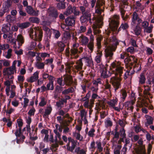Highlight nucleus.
<instances>
[{"label":"nucleus","mask_w":154,"mask_h":154,"mask_svg":"<svg viewBox=\"0 0 154 154\" xmlns=\"http://www.w3.org/2000/svg\"><path fill=\"white\" fill-rule=\"evenodd\" d=\"M106 33L107 36L104 44L106 47L108 46V47L105 50V56L108 59H111L113 54L112 52L116 51L119 42L116 37L113 35L112 31H108Z\"/></svg>","instance_id":"f257e3e1"},{"label":"nucleus","mask_w":154,"mask_h":154,"mask_svg":"<svg viewBox=\"0 0 154 154\" xmlns=\"http://www.w3.org/2000/svg\"><path fill=\"white\" fill-rule=\"evenodd\" d=\"M119 16L117 15H115L112 17L109 23L110 27L112 31L113 32L117 31V32H118L122 30H126L129 27V26L127 23H122L117 30L119 24Z\"/></svg>","instance_id":"f03ea898"},{"label":"nucleus","mask_w":154,"mask_h":154,"mask_svg":"<svg viewBox=\"0 0 154 154\" xmlns=\"http://www.w3.org/2000/svg\"><path fill=\"white\" fill-rule=\"evenodd\" d=\"M16 61H14L11 66L9 68H4L3 70L4 75H8L9 79H12L14 78V76L11 75L13 74L14 72H16Z\"/></svg>","instance_id":"7ed1b4c3"},{"label":"nucleus","mask_w":154,"mask_h":154,"mask_svg":"<svg viewBox=\"0 0 154 154\" xmlns=\"http://www.w3.org/2000/svg\"><path fill=\"white\" fill-rule=\"evenodd\" d=\"M125 60L127 61L131 66L134 65V69L138 71L140 70L141 66L140 65L137 63V59L134 56H131L130 57L126 58Z\"/></svg>","instance_id":"20e7f679"},{"label":"nucleus","mask_w":154,"mask_h":154,"mask_svg":"<svg viewBox=\"0 0 154 154\" xmlns=\"http://www.w3.org/2000/svg\"><path fill=\"white\" fill-rule=\"evenodd\" d=\"M120 63L115 61L113 62L111 64V67L112 68H115V70H112V73L114 74L115 75L122 76L123 73V67L119 66Z\"/></svg>","instance_id":"39448f33"},{"label":"nucleus","mask_w":154,"mask_h":154,"mask_svg":"<svg viewBox=\"0 0 154 154\" xmlns=\"http://www.w3.org/2000/svg\"><path fill=\"white\" fill-rule=\"evenodd\" d=\"M118 76H114L111 78L110 82L111 83L116 91L118 89L121 88V82L122 80L121 76L118 75Z\"/></svg>","instance_id":"423d86ee"},{"label":"nucleus","mask_w":154,"mask_h":154,"mask_svg":"<svg viewBox=\"0 0 154 154\" xmlns=\"http://www.w3.org/2000/svg\"><path fill=\"white\" fill-rule=\"evenodd\" d=\"M103 17L100 16L98 17L97 20V25L95 24H93V32L95 35H97L100 32V31L97 27H100L103 25Z\"/></svg>","instance_id":"0eeeda50"},{"label":"nucleus","mask_w":154,"mask_h":154,"mask_svg":"<svg viewBox=\"0 0 154 154\" xmlns=\"http://www.w3.org/2000/svg\"><path fill=\"white\" fill-rule=\"evenodd\" d=\"M142 20L136 11L133 13L131 15V25L135 26L136 24L139 25L142 22Z\"/></svg>","instance_id":"6e6552de"},{"label":"nucleus","mask_w":154,"mask_h":154,"mask_svg":"<svg viewBox=\"0 0 154 154\" xmlns=\"http://www.w3.org/2000/svg\"><path fill=\"white\" fill-rule=\"evenodd\" d=\"M35 30L34 34V39L36 41H41L43 37V32L42 29L38 27L34 28Z\"/></svg>","instance_id":"1a4fd4ad"},{"label":"nucleus","mask_w":154,"mask_h":154,"mask_svg":"<svg viewBox=\"0 0 154 154\" xmlns=\"http://www.w3.org/2000/svg\"><path fill=\"white\" fill-rule=\"evenodd\" d=\"M48 16L51 18L56 19L58 17V13L57 11L53 7H51L48 10Z\"/></svg>","instance_id":"9d476101"},{"label":"nucleus","mask_w":154,"mask_h":154,"mask_svg":"<svg viewBox=\"0 0 154 154\" xmlns=\"http://www.w3.org/2000/svg\"><path fill=\"white\" fill-rule=\"evenodd\" d=\"M76 17L75 16H70L66 18L65 20L66 24L69 26H72L75 23Z\"/></svg>","instance_id":"9b49d317"},{"label":"nucleus","mask_w":154,"mask_h":154,"mask_svg":"<svg viewBox=\"0 0 154 154\" xmlns=\"http://www.w3.org/2000/svg\"><path fill=\"white\" fill-rule=\"evenodd\" d=\"M144 89L143 91V93L144 95V97L146 99L148 100L150 103H151L152 101L149 100L148 96L151 95V94L149 92V91L151 90V87H149L148 85H144Z\"/></svg>","instance_id":"f8f14e48"},{"label":"nucleus","mask_w":154,"mask_h":154,"mask_svg":"<svg viewBox=\"0 0 154 154\" xmlns=\"http://www.w3.org/2000/svg\"><path fill=\"white\" fill-rule=\"evenodd\" d=\"M54 132L56 134L54 137V142H58L60 145H63V142L62 140L60 134L58 131H57V130H54Z\"/></svg>","instance_id":"ddd939ff"},{"label":"nucleus","mask_w":154,"mask_h":154,"mask_svg":"<svg viewBox=\"0 0 154 154\" xmlns=\"http://www.w3.org/2000/svg\"><path fill=\"white\" fill-rule=\"evenodd\" d=\"M100 77L102 79L107 78L111 75V73L107 74V69L106 68H102L100 69Z\"/></svg>","instance_id":"4468645a"},{"label":"nucleus","mask_w":154,"mask_h":154,"mask_svg":"<svg viewBox=\"0 0 154 154\" xmlns=\"http://www.w3.org/2000/svg\"><path fill=\"white\" fill-rule=\"evenodd\" d=\"M25 9L26 12L31 15L37 16L38 15V11L34 10L32 7L30 6L26 7Z\"/></svg>","instance_id":"2eb2a0df"},{"label":"nucleus","mask_w":154,"mask_h":154,"mask_svg":"<svg viewBox=\"0 0 154 154\" xmlns=\"http://www.w3.org/2000/svg\"><path fill=\"white\" fill-rule=\"evenodd\" d=\"M71 35L69 31H65L63 34L62 40L64 43H67L71 38Z\"/></svg>","instance_id":"dca6fc26"},{"label":"nucleus","mask_w":154,"mask_h":154,"mask_svg":"<svg viewBox=\"0 0 154 154\" xmlns=\"http://www.w3.org/2000/svg\"><path fill=\"white\" fill-rule=\"evenodd\" d=\"M63 80L65 85L67 86H70L73 82L72 77L70 75L65 76Z\"/></svg>","instance_id":"f3484780"},{"label":"nucleus","mask_w":154,"mask_h":154,"mask_svg":"<svg viewBox=\"0 0 154 154\" xmlns=\"http://www.w3.org/2000/svg\"><path fill=\"white\" fill-rule=\"evenodd\" d=\"M84 7H80V11L82 15L91 17V14L90 9H86Z\"/></svg>","instance_id":"a211bd4d"},{"label":"nucleus","mask_w":154,"mask_h":154,"mask_svg":"<svg viewBox=\"0 0 154 154\" xmlns=\"http://www.w3.org/2000/svg\"><path fill=\"white\" fill-rule=\"evenodd\" d=\"M79 45L78 44L75 43L72 45V47L70 50V55L71 56H74L78 53V47Z\"/></svg>","instance_id":"6ab92c4d"},{"label":"nucleus","mask_w":154,"mask_h":154,"mask_svg":"<svg viewBox=\"0 0 154 154\" xmlns=\"http://www.w3.org/2000/svg\"><path fill=\"white\" fill-rule=\"evenodd\" d=\"M11 25L10 24H3L2 27V30L3 33H8L9 34H12V32L11 31Z\"/></svg>","instance_id":"aec40b11"},{"label":"nucleus","mask_w":154,"mask_h":154,"mask_svg":"<svg viewBox=\"0 0 154 154\" xmlns=\"http://www.w3.org/2000/svg\"><path fill=\"white\" fill-rule=\"evenodd\" d=\"M134 154H146V150L144 146H139L134 149Z\"/></svg>","instance_id":"412c9836"},{"label":"nucleus","mask_w":154,"mask_h":154,"mask_svg":"<svg viewBox=\"0 0 154 154\" xmlns=\"http://www.w3.org/2000/svg\"><path fill=\"white\" fill-rule=\"evenodd\" d=\"M134 102L128 101L125 103V109L128 112L129 111L132 112L134 108L133 105L134 104Z\"/></svg>","instance_id":"4be33fe9"},{"label":"nucleus","mask_w":154,"mask_h":154,"mask_svg":"<svg viewBox=\"0 0 154 154\" xmlns=\"http://www.w3.org/2000/svg\"><path fill=\"white\" fill-rule=\"evenodd\" d=\"M38 74L39 72L38 71L36 72L29 79H27V81L31 83L36 81L38 78Z\"/></svg>","instance_id":"5701e85b"},{"label":"nucleus","mask_w":154,"mask_h":154,"mask_svg":"<svg viewBox=\"0 0 154 154\" xmlns=\"http://www.w3.org/2000/svg\"><path fill=\"white\" fill-rule=\"evenodd\" d=\"M82 58H81L77 60L76 62V65L74 66V67L75 69L78 71H79L82 69L83 63L82 62Z\"/></svg>","instance_id":"b1692460"},{"label":"nucleus","mask_w":154,"mask_h":154,"mask_svg":"<svg viewBox=\"0 0 154 154\" xmlns=\"http://www.w3.org/2000/svg\"><path fill=\"white\" fill-rule=\"evenodd\" d=\"M66 2L64 0L61 1L56 4V8L59 10L64 9L66 7Z\"/></svg>","instance_id":"393cba45"},{"label":"nucleus","mask_w":154,"mask_h":154,"mask_svg":"<svg viewBox=\"0 0 154 154\" xmlns=\"http://www.w3.org/2000/svg\"><path fill=\"white\" fill-rule=\"evenodd\" d=\"M71 143V146H69V143H68L67 145V149L71 152H73V150L75 149L77 144V141L75 140H73Z\"/></svg>","instance_id":"a878e982"},{"label":"nucleus","mask_w":154,"mask_h":154,"mask_svg":"<svg viewBox=\"0 0 154 154\" xmlns=\"http://www.w3.org/2000/svg\"><path fill=\"white\" fill-rule=\"evenodd\" d=\"M82 59H84L85 60V62L87 63V66L91 67L93 66L94 64L92 59L91 57H83Z\"/></svg>","instance_id":"bb28decb"},{"label":"nucleus","mask_w":154,"mask_h":154,"mask_svg":"<svg viewBox=\"0 0 154 154\" xmlns=\"http://www.w3.org/2000/svg\"><path fill=\"white\" fill-rule=\"evenodd\" d=\"M17 6L18 9V11L19 12L20 15L23 17L26 16V14L23 11L22 5L20 4H18Z\"/></svg>","instance_id":"cd10ccee"},{"label":"nucleus","mask_w":154,"mask_h":154,"mask_svg":"<svg viewBox=\"0 0 154 154\" xmlns=\"http://www.w3.org/2000/svg\"><path fill=\"white\" fill-rule=\"evenodd\" d=\"M73 7H72L71 5H69L66 8V11L64 12V14L66 16H68L71 14L73 12Z\"/></svg>","instance_id":"c85d7f7f"},{"label":"nucleus","mask_w":154,"mask_h":154,"mask_svg":"<svg viewBox=\"0 0 154 154\" xmlns=\"http://www.w3.org/2000/svg\"><path fill=\"white\" fill-rule=\"evenodd\" d=\"M145 117L146 121L145 124L146 126L152 124L153 119L152 117L148 115H146Z\"/></svg>","instance_id":"c756f323"},{"label":"nucleus","mask_w":154,"mask_h":154,"mask_svg":"<svg viewBox=\"0 0 154 154\" xmlns=\"http://www.w3.org/2000/svg\"><path fill=\"white\" fill-rule=\"evenodd\" d=\"M65 43L62 41L57 42V45L59 47V50L60 52H62L64 50V48L66 46Z\"/></svg>","instance_id":"7c9ffc66"},{"label":"nucleus","mask_w":154,"mask_h":154,"mask_svg":"<svg viewBox=\"0 0 154 154\" xmlns=\"http://www.w3.org/2000/svg\"><path fill=\"white\" fill-rule=\"evenodd\" d=\"M12 3V1L10 0H7L5 3V6L4 7V10L8 11L9 10V8L11 7Z\"/></svg>","instance_id":"2f4dec72"},{"label":"nucleus","mask_w":154,"mask_h":154,"mask_svg":"<svg viewBox=\"0 0 154 154\" xmlns=\"http://www.w3.org/2000/svg\"><path fill=\"white\" fill-rule=\"evenodd\" d=\"M87 150L85 149H81L79 147H76L75 150L76 154H86Z\"/></svg>","instance_id":"473e14b6"},{"label":"nucleus","mask_w":154,"mask_h":154,"mask_svg":"<svg viewBox=\"0 0 154 154\" xmlns=\"http://www.w3.org/2000/svg\"><path fill=\"white\" fill-rule=\"evenodd\" d=\"M79 38L81 40L82 45H86L88 44L89 40L87 37L83 35H82L79 37Z\"/></svg>","instance_id":"72a5a7b5"},{"label":"nucleus","mask_w":154,"mask_h":154,"mask_svg":"<svg viewBox=\"0 0 154 154\" xmlns=\"http://www.w3.org/2000/svg\"><path fill=\"white\" fill-rule=\"evenodd\" d=\"M103 36L101 35H98L96 38L97 40V46L98 49H100L101 47V42L103 39Z\"/></svg>","instance_id":"f704fd0d"},{"label":"nucleus","mask_w":154,"mask_h":154,"mask_svg":"<svg viewBox=\"0 0 154 154\" xmlns=\"http://www.w3.org/2000/svg\"><path fill=\"white\" fill-rule=\"evenodd\" d=\"M30 25V23L29 22H26L21 23H18V26L21 29L26 28Z\"/></svg>","instance_id":"c9c22d12"},{"label":"nucleus","mask_w":154,"mask_h":154,"mask_svg":"<svg viewBox=\"0 0 154 154\" xmlns=\"http://www.w3.org/2000/svg\"><path fill=\"white\" fill-rule=\"evenodd\" d=\"M105 5V1L104 0H97L96 2V7H98L100 8L102 6V8H104V5Z\"/></svg>","instance_id":"e433bc0d"},{"label":"nucleus","mask_w":154,"mask_h":154,"mask_svg":"<svg viewBox=\"0 0 154 154\" xmlns=\"http://www.w3.org/2000/svg\"><path fill=\"white\" fill-rule=\"evenodd\" d=\"M52 110V107L51 106H48L46 107L45 109V112L43 115V117H45L47 116H48L50 114Z\"/></svg>","instance_id":"4c0bfd02"},{"label":"nucleus","mask_w":154,"mask_h":154,"mask_svg":"<svg viewBox=\"0 0 154 154\" xmlns=\"http://www.w3.org/2000/svg\"><path fill=\"white\" fill-rule=\"evenodd\" d=\"M136 6L135 7V8L136 9V12L140 10L142 11L144 9V8L143 6L139 2H137L136 3Z\"/></svg>","instance_id":"58836bf2"},{"label":"nucleus","mask_w":154,"mask_h":154,"mask_svg":"<svg viewBox=\"0 0 154 154\" xmlns=\"http://www.w3.org/2000/svg\"><path fill=\"white\" fill-rule=\"evenodd\" d=\"M6 21L9 23H12L15 20V17L11 15H8L6 17Z\"/></svg>","instance_id":"ea45409f"},{"label":"nucleus","mask_w":154,"mask_h":154,"mask_svg":"<svg viewBox=\"0 0 154 154\" xmlns=\"http://www.w3.org/2000/svg\"><path fill=\"white\" fill-rule=\"evenodd\" d=\"M42 29L45 32V33L47 35L48 37H49V38H50L52 34L50 29L46 26H43L42 27Z\"/></svg>","instance_id":"a19ab883"},{"label":"nucleus","mask_w":154,"mask_h":154,"mask_svg":"<svg viewBox=\"0 0 154 154\" xmlns=\"http://www.w3.org/2000/svg\"><path fill=\"white\" fill-rule=\"evenodd\" d=\"M74 89L73 87H70L67 89H65L62 92V94L63 95L68 94L69 93H72L74 92Z\"/></svg>","instance_id":"79ce46f5"},{"label":"nucleus","mask_w":154,"mask_h":154,"mask_svg":"<svg viewBox=\"0 0 154 154\" xmlns=\"http://www.w3.org/2000/svg\"><path fill=\"white\" fill-rule=\"evenodd\" d=\"M102 55V52H99L97 54V55L95 57V60L97 63H99L102 61L101 57Z\"/></svg>","instance_id":"37998d69"},{"label":"nucleus","mask_w":154,"mask_h":154,"mask_svg":"<svg viewBox=\"0 0 154 154\" xmlns=\"http://www.w3.org/2000/svg\"><path fill=\"white\" fill-rule=\"evenodd\" d=\"M135 34L137 35H139L141 33V29L139 25H137L134 29Z\"/></svg>","instance_id":"c03bdc74"},{"label":"nucleus","mask_w":154,"mask_h":154,"mask_svg":"<svg viewBox=\"0 0 154 154\" xmlns=\"http://www.w3.org/2000/svg\"><path fill=\"white\" fill-rule=\"evenodd\" d=\"M121 98L123 101H124L127 96V93L124 90H122L120 91Z\"/></svg>","instance_id":"a18cd8bd"},{"label":"nucleus","mask_w":154,"mask_h":154,"mask_svg":"<svg viewBox=\"0 0 154 154\" xmlns=\"http://www.w3.org/2000/svg\"><path fill=\"white\" fill-rule=\"evenodd\" d=\"M105 99H103L102 100H98V102L97 103L98 105V107H102L103 109L105 108Z\"/></svg>","instance_id":"49530a36"},{"label":"nucleus","mask_w":154,"mask_h":154,"mask_svg":"<svg viewBox=\"0 0 154 154\" xmlns=\"http://www.w3.org/2000/svg\"><path fill=\"white\" fill-rule=\"evenodd\" d=\"M47 91L53 90L54 89V83L53 82H49L46 85Z\"/></svg>","instance_id":"de8ad7c7"},{"label":"nucleus","mask_w":154,"mask_h":154,"mask_svg":"<svg viewBox=\"0 0 154 154\" xmlns=\"http://www.w3.org/2000/svg\"><path fill=\"white\" fill-rule=\"evenodd\" d=\"M29 21L33 23H38L39 22V19L36 17H32L29 19Z\"/></svg>","instance_id":"09e8293b"},{"label":"nucleus","mask_w":154,"mask_h":154,"mask_svg":"<svg viewBox=\"0 0 154 154\" xmlns=\"http://www.w3.org/2000/svg\"><path fill=\"white\" fill-rule=\"evenodd\" d=\"M121 145H117L114 150V154H120V150H121Z\"/></svg>","instance_id":"8fccbe9b"},{"label":"nucleus","mask_w":154,"mask_h":154,"mask_svg":"<svg viewBox=\"0 0 154 154\" xmlns=\"http://www.w3.org/2000/svg\"><path fill=\"white\" fill-rule=\"evenodd\" d=\"M90 19V17L84 16L82 15L80 17L81 21L82 23H87L89 20V19Z\"/></svg>","instance_id":"3c124183"},{"label":"nucleus","mask_w":154,"mask_h":154,"mask_svg":"<svg viewBox=\"0 0 154 154\" xmlns=\"http://www.w3.org/2000/svg\"><path fill=\"white\" fill-rule=\"evenodd\" d=\"M53 33L54 34V38L56 39L58 38L61 35L60 31L55 29H53Z\"/></svg>","instance_id":"603ef678"},{"label":"nucleus","mask_w":154,"mask_h":154,"mask_svg":"<svg viewBox=\"0 0 154 154\" xmlns=\"http://www.w3.org/2000/svg\"><path fill=\"white\" fill-rule=\"evenodd\" d=\"M117 100L113 99L108 102L107 103L111 106L113 107L117 104Z\"/></svg>","instance_id":"864d4df0"},{"label":"nucleus","mask_w":154,"mask_h":154,"mask_svg":"<svg viewBox=\"0 0 154 154\" xmlns=\"http://www.w3.org/2000/svg\"><path fill=\"white\" fill-rule=\"evenodd\" d=\"M153 26L150 25L149 26H147L144 29V32L147 33H151L152 32Z\"/></svg>","instance_id":"5fc2aeb1"},{"label":"nucleus","mask_w":154,"mask_h":154,"mask_svg":"<svg viewBox=\"0 0 154 154\" xmlns=\"http://www.w3.org/2000/svg\"><path fill=\"white\" fill-rule=\"evenodd\" d=\"M96 143L97 144V148L98 151L100 152L103 151V148L101 146V143L100 141H98L96 142Z\"/></svg>","instance_id":"6e6d98bb"},{"label":"nucleus","mask_w":154,"mask_h":154,"mask_svg":"<svg viewBox=\"0 0 154 154\" xmlns=\"http://www.w3.org/2000/svg\"><path fill=\"white\" fill-rule=\"evenodd\" d=\"M36 67L38 69H42L44 68L45 64L43 63L36 62L35 63Z\"/></svg>","instance_id":"4d7b16f0"},{"label":"nucleus","mask_w":154,"mask_h":154,"mask_svg":"<svg viewBox=\"0 0 154 154\" xmlns=\"http://www.w3.org/2000/svg\"><path fill=\"white\" fill-rule=\"evenodd\" d=\"M139 82L141 84H143L145 82L146 78L144 75L143 74L140 75V77H139Z\"/></svg>","instance_id":"13d9d810"},{"label":"nucleus","mask_w":154,"mask_h":154,"mask_svg":"<svg viewBox=\"0 0 154 154\" xmlns=\"http://www.w3.org/2000/svg\"><path fill=\"white\" fill-rule=\"evenodd\" d=\"M17 40L19 42H20L21 44H23L24 42V39L21 35H19L17 38Z\"/></svg>","instance_id":"bf43d9fd"},{"label":"nucleus","mask_w":154,"mask_h":154,"mask_svg":"<svg viewBox=\"0 0 154 154\" xmlns=\"http://www.w3.org/2000/svg\"><path fill=\"white\" fill-rule=\"evenodd\" d=\"M87 45L88 47L91 51V52H92L94 50V42H89L88 44Z\"/></svg>","instance_id":"052dcab7"},{"label":"nucleus","mask_w":154,"mask_h":154,"mask_svg":"<svg viewBox=\"0 0 154 154\" xmlns=\"http://www.w3.org/2000/svg\"><path fill=\"white\" fill-rule=\"evenodd\" d=\"M95 13L98 14H101L102 11H103V8L100 7H96V6L95 7Z\"/></svg>","instance_id":"680f3d73"},{"label":"nucleus","mask_w":154,"mask_h":154,"mask_svg":"<svg viewBox=\"0 0 154 154\" xmlns=\"http://www.w3.org/2000/svg\"><path fill=\"white\" fill-rule=\"evenodd\" d=\"M87 114V112L85 111L84 109H82L81 111L80 112V117L81 119H83L84 117H86V115Z\"/></svg>","instance_id":"e2e57ef3"},{"label":"nucleus","mask_w":154,"mask_h":154,"mask_svg":"<svg viewBox=\"0 0 154 154\" xmlns=\"http://www.w3.org/2000/svg\"><path fill=\"white\" fill-rule=\"evenodd\" d=\"M95 131V130L94 128H91L90 130L88 132V135L90 137H93L95 135L94 134Z\"/></svg>","instance_id":"0e129e2a"},{"label":"nucleus","mask_w":154,"mask_h":154,"mask_svg":"<svg viewBox=\"0 0 154 154\" xmlns=\"http://www.w3.org/2000/svg\"><path fill=\"white\" fill-rule=\"evenodd\" d=\"M24 79L25 78L24 76L22 75H19L18 76V81L20 83L23 84Z\"/></svg>","instance_id":"69168bd1"},{"label":"nucleus","mask_w":154,"mask_h":154,"mask_svg":"<svg viewBox=\"0 0 154 154\" xmlns=\"http://www.w3.org/2000/svg\"><path fill=\"white\" fill-rule=\"evenodd\" d=\"M95 142L94 141L91 142V144L90 149H91L92 151H94L96 148L95 147Z\"/></svg>","instance_id":"338daca9"},{"label":"nucleus","mask_w":154,"mask_h":154,"mask_svg":"<svg viewBox=\"0 0 154 154\" xmlns=\"http://www.w3.org/2000/svg\"><path fill=\"white\" fill-rule=\"evenodd\" d=\"M105 125L106 127H111L112 125V122L109 119H107L105 122Z\"/></svg>","instance_id":"774afa93"}]
</instances>
